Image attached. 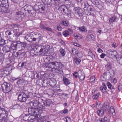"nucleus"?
I'll use <instances>...</instances> for the list:
<instances>
[{"label": "nucleus", "mask_w": 122, "mask_h": 122, "mask_svg": "<svg viewBox=\"0 0 122 122\" xmlns=\"http://www.w3.org/2000/svg\"><path fill=\"white\" fill-rule=\"evenodd\" d=\"M30 93L26 91L22 92L19 94L18 99L20 102H25L30 97Z\"/></svg>", "instance_id": "obj_1"}, {"label": "nucleus", "mask_w": 122, "mask_h": 122, "mask_svg": "<svg viewBox=\"0 0 122 122\" xmlns=\"http://www.w3.org/2000/svg\"><path fill=\"white\" fill-rule=\"evenodd\" d=\"M60 64V62H57L56 61L50 62L47 64V66L48 68H51L53 69L52 71L54 70V71L57 70L60 67L59 64Z\"/></svg>", "instance_id": "obj_2"}, {"label": "nucleus", "mask_w": 122, "mask_h": 122, "mask_svg": "<svg viewBox=\"0 0 122 122\" xmlns=\"http://www.w3.org/2000/svg\"><path fill=\"white\" fill-rule=\"evenodd\" d=\"M2 88L4 92L8 93L12 90V86L11 84L5 82L2 85Z\"/></svg>", "instance_id": "obj_3"}, {"label": "nucleus", "mask_w": 122, "mask_h": 122, "mask_svg": "<svg viewBox=\"0 0 122 122\" xmlns=\"http://www.w3.org/2000/svg\"><path fill=\"white\" fill-rule=\"evenodd\" d=\"M49 47L50 46L48 45L41 46L39 51H36L37 55L44 56L46 53L48 52L50 49Z\"/></svg>", "instance_id": "obj_4"}, {"label": "nucleus", "mask_w": 122, "mask_h": 122, "mask_svg": "<svg viewBox=\"0 0 122 122\" xmlns=\"http://www.w3.org/2000/svg\"><path fill=\"white\" fill-rule=\"evenodd\" d=\"M38 5L36 4L34 6V9L36 11H37L41 13L43 12L45 10V5L44 4H42L39 3Z\"/></svg>", "instance_id": "obj_5"}, {"label": "nucleus", "mask_w": 122, "mask_h": 122, "mask_svg": "<svg viewBox=\"0 0 122 122\" xmlns=\"http://www.w3.org/2000/svg\"><path fill=\"white\" fill-rule=\"evenodd\" d=\"M42 103H40L38 101H36L33 103V106L36 107V109L39 110V111H38V112H40V113H42L43 110L45 109V107L43 106L42 105Z\"/></svg>", "instance_id": "obj_6"}, {"label": "nucleus", "mask_w": 122, "mask_h": 122, "mask_svg": "<svg viewBox=\"0 0 122 122\" xmlns=\"http://www.w3.org/2000/svg\"><path fill=\"white\" fill-rule=\"evenodd\" d=\"M6 5L4 4L3 5L1 1H0V11L6 13L9 12V11L8 9L9 5L7 4Z\"/></svg>", "instance_id": "obj_7"}, {"label": "nucleus", "mask_w": 122, "mask_h": 122, "mask_svg": "<svg viewBox=\"0 0 122 122\" xmlns=\"http://www.w3.org/2000/svg\"><path fill=\"white\" fill-rule=\"evenodd\" d=\"M39 111V110L36 109V108H32L29 107L28 108V112L29 113L32 115H39L42 113L38 112Z\"/></svg>", "instance_id": "obj_8"}, {"label": "nucleus", "mask_w": 122, "mask_h": 122, "mask_svg": "<svg viewBox=\"0 0 122 122\" xmlns=\"http://www.w3.org/2000/svg\"><path fill=\"white\" fill-rule=\"evenodd\" d=\"M18 44V41L14 42L11 45L10 48V50H18L19 51V46H18V45H19Z\"/></svg>", "instance_id": "obj_9"}, {"label": "nucleus", "mask_w": 122, "mask_h": 122, "mask_svg": "<svg viewBox=\"0 0 122 122\" xmlns=\"http://www.w3.org/2000/svg\"><path fill=\"white\" fill-rule=\"evenodd\" d=\"M33 35L34 41H36V43L38 42L41 40V35L40 34H34Z\"/></svg>", "instance_id": "obj_10"}, {"label": "nucleus", "mask_w": 122, "mask_h": 122, "mask_svg": "<svg viewBox=\"0 0 122 122\" xmlns=\"http://www.w3.org/2000/svg\"><path fill=\"white\" fill-rule=\"evenodd\" d=\"M117 54V52L115 51H112L108 50L107 51V55L109 57H116Z\"/></svg>", "instance_id": "obj_11"}, {"label": "nucleus", "mask_w": 122, "mask_h": 122, "mask_svg": "<svg viewBox=\"0 0 122 122\" xmlns=\"http://www.w3.org/2000/svg\"><path fill=\"white\" fill-rule=\"evenodd\" d=\"M8 115L0 114V122H7L8 120Z\"/></svg>", "instance_id": "obj_12"}, {"label": "nucleus", "mask_w": 122, "mask_h": 122, "mask_svg": "<svg viewBox=\"0 0 122 122\" xmlns=\"http://www.w3.org/2000/svg\"><path fill=\"white\" fill-rule=\"evenodd\" d=\"M19 46V51L24 49L26 47L27 44L25 42H21L20 41H18Z\"/></svg>", "instance_id": "obj_13"}, {"label": "nucleus", "mask_w": 122, "mask_h": 122, "mask_svg": "<svg viewBox=\"0 0 122 122\" xmlns=\"http://www.w3.org/2000/svg\"><path fill=\"white\" fill-rule=\"evenodd\" d=\"M41 100L42 101L41 103L43 104L46 107L49 106L52 103L51 100L50 99H48L45 101L43 100V99H42Z\"/></svg>", "instance_id": "obj_14"}, {"label": "nucleus", "mask_w": 122, "mask_h": 122, "mask_svg": "<svg viewBox=\"0 0 122 122\" xmlns=\"http://www.w3.org/2000/svg\"><path fill=\"white\" fill-rule=\"evenodd\" d=\"M33 35L28 34L25 36V39L27 41L30 42H32L33 41Z\"/></svg>", "instance_id": "obj_15"}, {"label": "nucleus", "mask_w": 122, "mask_h": 122, "mask_svg": "<svg viewBox=\"0 0 122 122\" xmlns=\"http://www.w3.org/2000/svg\"><path fill=\"white\" fill-rule=\"evenodd\" d=\"M40 26V28L43 30H45L46 31H50L51 33H53L52 29L51 28L49 27H46L45 25H42L41 24Z\"/></svg>", "instance_id": "obj_16"}, {"label": "nucleus", "mask_w": 122, "mask_h": 122, "mask_svg": "<svg viewBox=\"0 0 122 122\" xmlns=\"http://www.w3.org/2000/svg\"><path fill=\"white\" fill-rule=\"evenodd\" d=\"M58 10H61V11H63L66 14L67 13L68 11L67 7L64 5H61L58 8Z\"/></svg>", "instance_id": "obj_17"}, {"label": "nucleus", "mask_w": 122, "mask_h": 122, "mask_svg": "<svg viewBox=\"0 0 122 122\" xmlns=\"http://www.w3.org/2000/svg\"><path fill=\"white\" fill-rule=\"evenodd\" d=\"M2 50L4 53H7L10 51V49L8 46H6L3 47Z\"/></svg>", "instance_id": "obj_18"}, {"label": "nucleus", "mask_w": 122, "mask_h": 122, "mask_svg": "<svg viewBox=\"0 0 122 122\" xmlns=\"http://www.w3.org/2000/svg\"><path fill=\"white\" fill-rule=\"evenodd\" d=\"M47 94L50 97H52L54 95V91L51 89L47 90L46 91Z\"/></svg>", "instance_id": "obj_19"}, {"label": "nucleus", "mask_w": 122, "mask_h": 122, "mask_svg": "<svg viewBox=\"0 0 122 122\" xmlns=\"http://www.w3.org/2000/svg\"><path fill=\"white\" fill-rule=\"evenodd\" d=\"M104 112L103 108H102L100 110H98L97 111V113L98 115L100 117L102 116L104 113Z\"/></svg>", "instance_id": "obj_20"}, {"label": "nucleus", "mask_w": 122, "mask_h": 122, "mask_svg": "<svg viewBox=\"0 0 122 122\" xmlns=\"http://www.w3.org/2000/svg\"><path fill=\"white\" fill-rule=\"evenodd\" d=\"M78 29L82 33H85L87 31L86 27L84 26L78 27Z\"/></svg>", "instance_id": "obj_21"}, {"label": "nucleus", "mask_w": 122, "mask_h": 122, "mask_svg": "<svg viewBox=\"0 0 122 122\" xmlns=\"http://www.w3.org/2000/svg\"><path fill=\"white\" fill-rule=\"evenodd\" d=\"M6 115H8V112L5 110L4 108H2L0 107V114H6Z\"/></svg>", "instance_id": "obj_22"}, {"label": "nucleus", "mask_w": 122, "mask_h": 122, "mask_svg": "<svg viewBox=\"0 0 122 122\" xmlns=\"http://www.w3.org/2000/svg\"><path fill=\"white\" fill-rule=\"evenodd\" d=\"M79 74H78V76L80 79L81 80H83L85 78V76L84 74H83L82 72L80 71L79 72Z\"/></svg>", "instance_id": "obj_23"}, {"label": "nucleus", "mask_w": 122, "mask_h": 122, "mask_svg": "<svg viewBox=\"0 0 122 122\" xmlns=\"http://www.w3.org/2000/svg\"><path fill=\"white\" fill-rule=\"evenodd\" d=\"M106 69L107 71H109L112 68V64L111 63L109 62L105 66Z\"/></svg>", "instance_id": "obj_24"}, {"label": "nucleus", "mask_w": 122, "mask_h": 122, "mask_svg": "<svg viewBox=\"0 0 122 122\" xmlns=\"http://www.w3.org/2000/svg\"><path fill=\"white\" fill-rule=\"evenodd\" d=\"M63 78L64 84H65L66 85H68L70 84V82L68 78H66L65 76L63 77Z\"/></svg>", "instance_id": "obj_25"}, {"label": "nucleus", "mask_w": 122, "mask_h": 122, "mask_svg": "<svg viewBox=\"0 0 122 122\" xmlns=\"http://www.w3.org/2000/svg\"><path fill=\"white\" fill-rule=\"evenodd\" d=\"M35 74L34 72L31 71H29L28 73V75L29 77L32 79L35 78Z\"/></svg>", "instance_id": "obj_26"}, {"label": "nucleus", "mask_w": 122, "mask_h": 122, "mask_svg": "<svg viewBox=\"0 0 122 122\" xmlns=\"http://www.w3.org/2000/svg\"><path fill=\"white\" fill-rule=\"evenodd\" d=\"M109 111V113H112L113 116H115V115L116 114L115 110L113 107L111 106L110 107Z\"/></svg>", "instance_id": "obj_27"}, {"label": "nucleus", "mask_w": 122, "mask_h": 122, "mask_svg": "<svg viewBox=\"0 0 122 122\" xmlns=\"http://www.w3.org/2000/svg\"><path fill=\"white\" fill-rule=\"evenodd\" d=\"M10 71L9 67H6L4 68L3 71L4 73L6 75H8L9 74Z\"/></svg>", "instance_id": "obj_28"}, {"label": "nucleus", "mask_w": 122, "mask_h": 122, "mask_svg": "<svg viewBox=\"0 0 122 122\" xmlns=\"http://www.w3.org/2000/svg\"><path fill=\"white\" fill-rule=\"evenodd\" d=\"M116 59L119 64L122 65V56L116 57Z\"/></svg>", "instance_id": "obj_29"}, {"label": "nucleus", "mask_w": 122, "mask_h": 122, "mask_svg": "<svg viewBox=\"0 0 122 122\" xmlns=\"http://www.w3.org/2000/svg\"><path fill=\"white\" fill-rule=\"evenodd\" d=\"M74 59V61L77 65L79 64L81 61V60L76 57H75Z\"/></svg>", "instance_id": "obj_30"}, {"label": "nucleus", "mask_w": 122, "mask_h": 122, "mask_svg": "<svg viewBox=\"0 0 122 122\" xmlns=\"http://www.w3.org/2000/svg\"><path fill=\"white\" fill-rule=\"evenodd\" d=\"M95 39L94 36L92 34L89 35L86 37L87 40H94Z\"/></svg>", "instance_id": "obj_31"}, {"label": "nucleus", "mask_w": 122, "mask_h": 122, "mask_svg": "<svg viewBox=\"0 0 122 122\" xmlns=\"http://www.w3.org/2000/svg\"><path fill=\"white\" fill-rule=\"evenodd\" d=\"M107 85L108 86V88L110 89L113 90H114L115 89V88L114 86H112L110 82H107Z\"/></svg>", "instance_id": "obj_32"}, {"label": "nucleus", "mask_w": 122, "mask_h": 122, "mask_svg": "<svg viewBox=\"0 0 122 122\" xmlns=\"http://www.w3.org/2000/svg\"><path fill=\"white\" fill-rule=\"evenodd\" d=\"M59 51L60 53L62 56H65L66 54V51L64 49L61 48L60 49Z\"/></svg>", "instance_id": "obj_33"}, {"label": "nucleus", "mask_w": 122, "mask_h": 122, "mask_svg": "<svg viewBox=\"0 0 122 122\" xmlns=\"http://www.w3.org/2000/svg\"><path fill=\"white\" fill-rule=\"evenodd\" d=\"M117 19V17L116 16H113L109 20V22L110 23H111L115 21Z\"/></svg>", "instance_id": "obj_34"}, {"label": "nucleus", "mask_w": 122, "mask_h": 122, "mask_svg": "<svg viewBox=\"0 0 122 122\" xmlns=\"http://www.w3.org/2000/svg\"><path fill=\"white\" fill-rule=\"evenodd\" d=\"M92 2L97 6L99 4L98 0H91Z\"/></svg>", "instance_id": "obj_35"}, {"label": "nucleus", "mask_w": 122, "mask_h": 122, "mask_svg": "<svg viewBox=\"0 0 122 122\" xmlns=\"http://www.w3.org/2000/svg\"><path fill=\"white\" fill-rule=\"evenodd\" d=\"M77 14L80 16H82L83 14V11L81 9H80L77 11Z\"/></svg>", "instance_id": "obj_36"}, {"label": "nucleus", "mask_w": 122, "mask_h": 122, "mask_svg": "<svg viewBox=\"0 0 122 122\" xmlns=\"http://www.w3.org/2000/svg\"><path fill=\"white\" fill-rule=\"evenodd\" d=\"M61 24L62 25H63L65 26H66L68 25L69 23L68 21L63 20L61 22Z\"/></svg>", "instance_id": "obj_37"}, {"label": "nucleus", "mask_w": 122, "mask_h": 122, "mask_svg": "<svg viewBox=\"0 0 122 122\" xmlns=\"http://www.w3.org/2000/svg\"><path fill=\"white\" fill-rule=\"evenodd\" d=\"M4 58V55L3 53H0V62H2Z\"/></svg>", "instance_id": "obj_38"}, {"label": "nucleus", "mask_w": 122, "mask_h": 122, "mask_svg": "<svg viewBox=\"0 0 122 122\" xmlns=\"http://www.w3.org/2000/svg\"><path fill=\"white\" fill-rule=\"evenodd\" d=\"M13 32V30H8L5 32V34L6 36H10L11 35Z\"/></svg>", "instance_id": "obj_39"}, {"label": "nucleus", "mask_w": 122, "mask_h": 122, "mask_svg": "<svg viewBox=\"0 0 122 122\" xmlns=\"http://www.w3.org/2000/svg\"><path fill=\"white\" fill-rule=\"evenodd\" d=\"M100 89L103 93H105L107 92L106 91L107 89V88L105 87L104 88V87L101 86L100 87Z\"/></svg>", "instance_id": "obj_40"}, {"label": "nucleus", "mask_w": 122, "mask_h": 122, "mask_svg": "<svg viewBox=\"0 0 122 122\" xmlns=\"http://www.w3.org/2000/svg\"><path fill=\"white\" fill-rule=\"evenodd\" d=\"M68 112V110L67 109H65L64 110L61 111H60V113L62 115L65 114Z\"/></svg>", "instance_id": "obj_41"}, {"label": "nucleus", "mask_w": 122, "mask_h": 122, "mask_svg": "<svg viewBox=\"0 0 122 122\" xmlns=\"http://www.w3.org/2000/svg\"><path fill=\"white\" fill-rule=\"evenodd\" d=\"M48 79H47L44 80L43 81V83L42 84L43 86L44 87H46L47 86V83H48Z\"/></svg>", "instance_id": "obj_42"}, {"label": "nucleus", "mask_w": 122, "mask_h": 122, "mask_svg": "<svg viewBox=\"0 0 122 122\" xmlns=\"http://www.w3.org/2000/svg\"><path fill=\"white\" fill-rule=\"evenodd\" d=\"M90 6L87 3H85L84 5V10H85V9L87 10V9H89V8L90 7Z\"/></svg>", "instance_id": "obj_43"}, {"label": "nucleus", "mask_w": 122, "mask_h": 122, "mask_svg": "<svg viewBox=\"0 0 122 122\" xmlns=\"http://www.w3.org/2000/svg\"><path fill=\"white\" fill-rule=\"evenodd\" d=\"M63 34L65 37H66L69 35V33L67 30H65L63 32Z\"/></svg>", "instance_id": "obj_44"}, {"label": "nucleus", "mask_w": 122, "mask_h": 122, "mask_svg": "<svg viewBox=\"0 0 122 122\" xmlns=\"http://www.w3.org/2000/svg\"><path fill=\"white\" fill-rule=\"evenodd\" d=\"M17 83L19 86H20L23 84V81L21 79L19 80L17 82Z\"/></svg>", "instance_id": "obj_45"}, {"label": "nucleus", "mask_w": 122, "mask_h": 122, "mask_svg": "<svg viewBox=\"0 0 122 122\" xmlns=\"http://www.w3.org/2000/svg\"><path fill=\"white\" fill-rule=\"evenodd\" d=\"M86 14L87 15H91V12H90L89 9L86 10H84Z\"/></svg>", "instance_id": "obj_46"}, {"label": "nucleus", "mask_w": 122, "mask_h": 122, "mask_svg": "<svg viewBox=\"0 0 122 122\" xmlns=\"http://www.w3.org/2000/svg\"><path fill=\"white\" fill-rule=\"evenodd\" d=\"M49 81L50 86L53 87L55 85L56 83L55 82L51 80H49Z\"/></svg>", "instance_id": "obj_47"}, {"label": "nucleus", "mask_w": 122, "mask_h": 122, "mask_svg": "<svg viewBox=\"0 0 122 122\" xmlns=\"http://www.w3.org/2000/svg\"><path fill=\"white\" fill-rule=\"evenodd\" d=\"M99 94H100V93H98L96 94L95 95H94L92 97L95 100L97 99L99 97Z\"/></svg>", "instance_id": "obj_48"}, {"label": "nucleus", "mask_w": 122, "mask_h": 122, "mask_svg": "<svg viewBox=\"0 0 122 122\" xmlns=\"http://www.w3.org/2000/svg\"><path fill=\"white\" fill-rule=\"evenodd\" d=\"M88 55L90 56L92 58H93L95 57V55L93 54L92 52H91L90 51L88 52Z\"/></svg>", "instance_id": "obj_49"}, {"label": "nucleus", "mask_w": 122, "mask_h": 122, "mask_svg": "<svg viewBox=\"0 0 122 122\" xmlns=\"http://www.w3.org/2000/svg\"><path fill=\"white\" fill-rule=\"evenodd\" d=\"M2 43H0V53H1V51L3 47V46L5 44V43L4 42V41H2Z\"/></svg>", "instance_id": "obj_50"}, {"label": "nucleus", "mask_w": 122, "mask_h": 122, "mask_svg": "<svg viewBox=\"0 0 122 122\" xmlns=\"http://www.w3.org/2000/svg\"><path fill=\"white\" fill-rule=\"evenodd\" d=\"M1 2L3 3V5L4 4L5 5H6L7 4L8 5V0H1Z\"/></svg>", "instance_id": "obj_51"}, {"label": "nucleus", "mask_w": 122, "mask_h": 122, "mask_svg": "<svg viewBox=\"0 0 122 122\" xmlns=\"http://www.w3.org/2000/svg\"><path fill=\"white\" fill-rule=\"evenodd\" d=\"M66 119V122H71V118L68 117H66L65 118Z\"/></svg>", "instance_id": "obj_52"}, {"label": "nucleus", "mask_w": 122, "mask_h": 122, "mask_svg": "<svg viewBox=\"0 0 122 122\" xmlns=\"http://www.w3.org/2000/svg\"><path fill=\"white\" fill-rule=\"evenodd\" d=\"M78 74H79V73H78L77 72L75 71L73 74V75L75 78H77L78 76Z\"/></svg>", "instance_id": "obj_53"}, {"label": "nucleus", "mask_w": 122, "mask_h": 122, "mask_svg": "<svg viewBox=\"0 0 122 122\" xmlns=\"http://www.w3.org/2000/svg\"><path fill=\"white\" fill-rule=\"evenodd\" d=\"M62 29V28L61 27L60 25H59L57 26V29L58 31H61Z\"/></svg>", "instance_id": "obj_54"}, {"label": "nucleus", "mask_w": 122, "mask_h": 122, "mask_svg": "<svg viewBox=\"0 0 122 122\" xmlns=\"http://www.w3.org/2000/svg\"><path fill=\"white\" fill-rule=\"evenodd\" d=\"M20 106L18 104H15L14 105L13 107V108L14 109H17Z\"/></svg>", "instance_id": "obj_55"}, {"label": "nucleus", "mask_w": 122, "mask_h": 122, "mask_svg": "<svg viewBox=\"0 0 122 122\" xmlns=\"http://www.w3.org/2000/svg\"><path fill=\"white\" fill-rule=\"evenodd\" d=\"M46 4L47 5H50L51 3V0H46Z\"/></svg>", "instance_id": "obj_56"}, {"label": "nucleus", "mask_w": 122, "mask_h": 122, "mask_svg": "<svg viewBox=\"0 0 122 122\" xmlns=\"http://www.w3.org/2000/svg\"><path fill=\"white\" fill-rule=\"evenodd\" d=\"M89 10L91 12L93 11L94 10L93 7L91 6H90V7L89 8Z\"/></svg>", "instance_id": "obj_57"}, {"label": "nucleus", "mask_w": 122, "mask_h": 122, "mask_svg": "<svg viewBox=\"0 0 122 122\" xmlns=\"http://www.w3.org/2000/svg\"><path fill=\"white\" fill-rule=\"evenodd\" d=\"M2 41H4V42H5V41L4 39H2L1 37V35L0 34V43H2Z\"/></svg>", "instance_id": "obj_58"}, {"label": "nucleus", "mask_w": 122, "mask_h": 122, "mask_svg": "<svg viewBox=\"0 0 122 122\" xmlns=\"http://www.w3.org/2000/svg\"><path fill=\"white\" fill-rule=\"evenodd\" d=\"M106 56V54L103 53H102L100 56V57L102 58H104Z\"/></svg>", "instance_id": "obj_59"}, {"label": "nucleus", "mask_w": 122, "mask_h": 122, "mask_svg": "<svg viewBox=\"0 0 122 122\" xmlns=\"http://www.w3.org/2000/svg\"><path fill=\"white\" fill-rule=\"evenodd\" d=\"M110 71H109V73L111 75H112V74H114L115 72L113 70H110Z\"/></svg>", "instance_id": "obj_60"}, {"label": "nucleus", "mask_w": 122, "mask_h": 122, "mask_svg": "<svg viewBox=\"0 0 122 122\" xmlns=\"http://www.w3.org/2000/svg\"><path fill=\"white\" fill-rule=\"evenodd\" d=\"M112 47L114 48H116L117 47V45L116 43L115 42L113 43L112 45Z\"/></svg>", "instance_id": "obj_61"}, {"label": "nucleus", "mask_w": 122, "mask_h": 122, "mask_svg": "<svg viewBox=\"0 0 122 122\" xmlns=\"http://www.w3.org/2000/svg\"><path fill=\"white\" fill-rule=\"evenodd\" d=\"M90 79L92 81H94L95 79V77L94 76L91 77L90 78Z\"/></svg>", "instance_id": "obj_62"}, {"label": "nucleus", "mask_w": 122, "mask_h": 122, "mask_svg": "<svg viewBox=\"0 0 122 122\" xmlns=\"http://www.w3.org/2000/svg\"><path fill=\"white\" fill-rule=\"evenodd\" d=\"M112 82L114 83H116L117 82V79L115 78H114L112 79Z\"/></svg>", "instance_id": "obj_63"}, {"label": "nucleus", "mask_w": 122, "mask_h": 122, "mask_svg": "<svg viewBox=\"0 0 122 122\" xmlns=\"http://www.w3.org/2000/svg\"><path fill=\"white\" fill-rule=\"evenodd\" d=\"M118 90L119 91L121 90L122 89V86L121 85H119L118 86Z\"/></svg>", "instance_id": "obj_64"}]
</instances>
